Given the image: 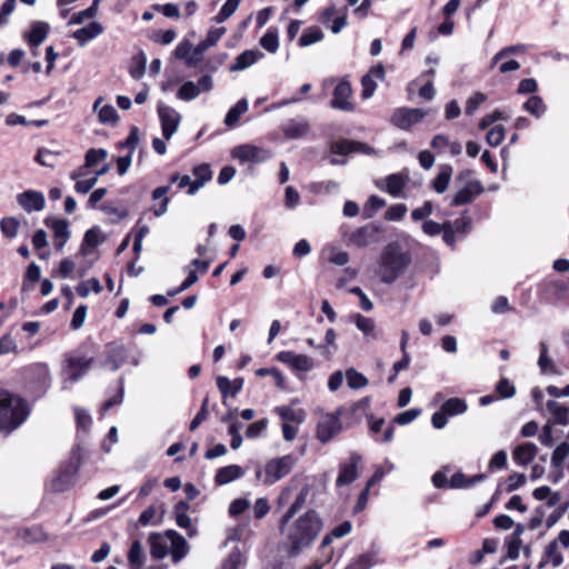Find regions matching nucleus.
<instances>
[{"label":"nucleus","instance_id":"30","mask_svg":"<svg viewBox=\"0 0 569 569\" xmlns=\"http://www.w3.org/2000/svg\"><path fill=\"white\" fill-rule=\"evenodd\" d=\"M262 57V53L254 50H246L240 53L233 64L230 67V71H240L249 68Z\"/></svg>","mask_w":569,"mask_h":569},{"label":"nucleus","instance_id":"1","mask_svg":"<svg viewBox=\"0 0 569 569\" xmlns=\"http://www.w3.org/2000/svg\"><path fill=\"white\" fill-rule=\"evenodd\" d=\"M321 528V519L313 510L307 511L295 520L282 518L280 532L289 555L297 556L308 548L317 538Z\"/></svg>","mask_w":569,"mask_h":569},{"label":"nucleus","instance_id":"15","mask_svg":"<svg viewBox=\"0 0 569 569\" xmlns=\"http://www.w3.org/2000/svg\"><path fill=\"white\" fill-rule=\"evenodd\" d=\"M351 93L352 89L349 81L345 79L341 80L333 90V98L330 101V107L341 111H352L355 107L349 100Z\"/></svg>","mask_w":569,"mask_h":569},{"label":"nucleus","instance_id":"5","mask_svg":"<svg viewBox=\"0 0 569 569\" xmlns=\"http://www.w3.org/2000/svg\"><path fill=\"white\" fill-rule=\"evenodd\" d=\"M342 408H338L335 412L322 415L317 423L316 437L321 443H327L339 435L342 430L340 416Z\"/></svg>","mask_w":569,"mask_h":569},{"label":"nucleus","instance_id":"63","mask_svg":"<svg viewBox=\"0 0 569 569\" xmlns=\"http://www.w3.org/2000/svg\"><path fill=\"white\" fill-rule=\"evenodd\" d=\"M487 100V96L482 92H476L472 94L466 103L465 111L467 114H473L479 106Z\"/></svg>","mask_w":569,"mask_h":569},{"label":"nucleus","instance_id":"6","mask_svg":"<svg viewBox=\"0 0 569 569\" xmlns=\"http://www.w3.org/2000/svg\"><path fill=\"white\" fill-rule=\"evenodd\" d=\"M82 462V455L80 446L73 447L71 451L70 462L62 470L58 477L52 481V489L57 492L67 490L73 482V478L77 475Z\"/></svg>","mask_w":569,"mask_h":569},{"label":"nucleus","instance_id":"4","mask_svg":"<svg viewBox=\"0 0 569 569\" xmlns=\"http://www.w3.org/2000/svg\"><path fill=\"white\" fill-rule=\"evenodd\" d=\"M296 465V458L292 455H286L269 460L264 468H257L256 479L264 485H273L290 473Z\"/></svg>","mask_w":569,"mask_h":569},{"label":"nucleus","instance_id":"13","mask_svg":"<svg viewBox=\"0 0 569 569\" xmlns=\"http://www.w3.org/2000/svg\"><path fill=\"white\" fill-rule=\"evenodd\" d=\"M277 359L299 372H308L315 367V360L311 357L293 351H281L277 355Z\"/></svg>","mask_w":569,"mask_h":569},{"label":"nucleus","instance_id":"61","mask_svg":"<svg viewBox=\"0 0 569 569\" xmlns=\"http://www.w3.org/2000/svg\"><path fill=\"white\" fill-rule=\"evenodd\" d=\"M267 427H268L267 419L258 420V421L251 423L247 428L246 436L249 439H256V438L260 437L267 430Z\"/></svg>","mask_w":569,"mask_h":569},{"label":"nucleus","instance_id":"52","mask_svg":"<svg viewBox=\"0 0 569 569\" xmlns=\"http://www.w3.org/2000/svg\"><path fill=\"white\" fill-rule=\"evenodd\" d=\"M307 497H308V490L305 488L302 489L299 495L296 497L295 501L292 502V505L289 507V509L286 511V513L283 515L282 518H286V519H292L296 513L303 507V505L306 503V500H307Z\"/></svg>","mask_w":569,"mask_h":569},{"label":"nucleus","instance_id":"51","mask_svg":"<svg viewBox=\"0 0 569 569\" xmlns=\"http://www.w3.org/2000/svg\"><path fill=\"white\" fill-rule=\"evenodd\" d=\"M240 2L241 0H227L220 9L219 13L214 17V20L218 23H221L229 19L236 12Z\"/></svg>","mask_w":569,"mask_h":569},{"label":"nucleus","instance_id":"53","mask_svg":"<svg viewBox=\"0 0 569 569\" xmlns=\"http://www.w3.org/2000/svg\"><path fill=\"white\" fill-rule=\"evenodd\" d=\"M261 47L268 52L274 53L279 48L278 33L276 31H267L260 39Z\"/></svg>","mask_w":569,"mask_h":569},{"label":"nucleus","instance_id":"26","mask_svg":"<svg viewBox=\"0 0 569 569\" xmlns=\"http://www.w3.org/2000/svg\"><path fill=\"white\" fill-rule=\"evenodd\" d=\"M192 173L194 176V180L191 186V190H188V194L190 196L194 194L200 188L204 186L206 182L212 178V171L207 163L194 167Z\"/></svg>","mask_w":569,"mask_h":569},{"label":"nucleus","instance_id":"2","mask_svg":"<svg viewBox=\"0 0 569 569\" xmlns=\"http://www.w3.org/2000/svg\"><path fill=\"white\" fill-rule=\"evenodd\" d=\"M27 401L9 391H0V431L11 433L29 417Z\"/></svg>","mask_w":569,"mask_h":569},{"label":"nucleus","instance_id":"10","mask_svg":"<svg viewBox=\"0 0 569 569\" xmlns=\"http://www.w3.org/2000/svg\"><path fill=\"white\" fill-rule=\"evenodd\" d=\"M158 114L161 122L162 134L166 140H170L178 130L181 121V114L172 107L160 104Z\"/></svg>","mask_w":569,"mask_h":569},{"label":"nucleus","instance_id":"60","mask_svg":"<svg viewBox=\"0 0 569 569\" xmlns=\"http://www.w3.org/2000/svg\"><path fill=\"white\" fill-rule=\"evenodd\" d=\"M226 31L224 27L210 29L207 37L201 42L209 49L218 43V41L224 36Z\"/></svg>","mask_w":569,"mask_h":569},{"label":"nucleus","instance_id":"48","mask_svg":"<svg viewBox=\"0 0 569 569\" xmlns=\"http://www.w3.org/2000/svg\"><path fill=\"white\" fill-rule=\"evenodd\" d=\"M346 379L348 387L351 389H360L369 383L368 379L353 368L346 370Z\"/></svg>","mask_w":569,"mask_h":569},{"label":"nucleus","instance_id":"50","mask_svg":"<svg viewBox=\"0 0 569 569\" xmlns=\"http://www.w3.org/2000/svg\"><path fill=\"white\" fill-rule=\"evenodd\" d=\"M20 221L14 217H6L0 221L1 232L8 238H14L18 234Z\"/></svg>","mask_w":569,"mask_h":569},{"label":"nucleus","instance_id":"31","mask_svg":"<svg viewBox=\"0 0 569 569\" xmlns=\"http://www.w3.org/2000/svg\"><path fill=\"white\" fill-rule=\"evenodd\" d=\"M163 513V506L161 503H153L141 512L139 517V523L141 526L157 525L160 521Z\"/></svg>","mask_w":569,"mask_h":569},{"label":"nucleus","instance_id":"32","mask_svg":"<svg viewBox=\"0 0 569 569\" xmlns=\"http://www.w3.org/2000/svg\"><path fill=\"white\" fill-rule=\"evenodd\" d=\"M355 323L368 340L378 339L379 335L376 330V323L371 318L357 313L355 316Z\"/></svg>","mask_w":569,"mask_h":569},{"label":"nucleus","instance_id":"64","mask_svg":"<svg viewBox=\"0 0 569 569\" xmlns=\"http://www.w3.org/2000/svg\"><path fill=\"white\" fill-rule=\"evenodd\" d=\"M151 543V556L157 559H162L167 555V546L162 543L158 536L152 535L150 537Z\"/></svg>","mask_w":569,"mask_h":569},{"label":"nucleus","instance_id":"8","mask_svg":"<svg viewBox=\"0 0 569 569\" xmlns=\"http://www.w3.org/2000/svg\"><path fill=\"white\" fill-rule=\"evenodd\" d=\"M213 88L212 77L202 76L197 83L193 81L184 82L178 90L177 97L183 101H192L200 96L201 92H209Z\"/></svg>","mask_w":569,"mask_h":569},{"label":"nucleus","instance_id":"14","mask_svg":"<svg viewBox=\"0 0 569 569\" xmlns=\"http://www.w3.org/2000/svg\"><path fill=\"white\" fill-rule=\"evenodd\" d=\"M232 157L241 162H263L271 158V153L252 144H241L233 148Z\"/></svg>","mask_w":569,"mask_h":569},{"label":"nucleus","instance_id":"9","mask_svg":"<svg viewBox=\"0 0 569 569\" xmlns=\"http://www.w3.org/2000/svg\"><path fill=\"white\" fill-rule=\"evenodd\" d=\"M427 112L419 108H398L391 117V123L402 130H409L412 126L419 123Z\"/></svg>","mask_w":569,"mask_h":569},{"label":"nucleus","instance_id":"25","mask_svg":"<svg viewBox=\"0 0 569 569\" xmlns=\"http://www.w3.org/2000/svg\"><path fill=\"white\" fill-rule=\"evenodd\" d=\"M244 475V470L238 465H230L220 468L216 476L214 481L219 486L227 485L233 480L241 478Z\"/></svg>","mask_w":569,"mask_h":569},{"label":"nucleus","instance_id":"42","mask_svg":"<svg viewBox=\"0 0 569 569\" xmlns=\"http://www.w3.org/2000/svg\"><path fill=\"white\" fill-rule=\"evenodd\" d=\"M568 456H569V443L567 441H562L555 448V450L551 455L550 462H551L552 468L561 471L563 462L568 458Z\"/></svg>","mask_w":569,"mask_h":569},{"label":"nucleus","instance_id":"16","mask_svg":"<svg viewBox=\"0 0 569 569\" xmlns=\"http://www.w3.org/2000/svg\"><path fill=\"white\" fill-rule=\"evenodd\" d=\"M483 192V187L479 180L467 181L453 196L451 206H462L473 201Z\"/></svg>","mask_w":569,"mask_h":569},{"label":"nucleus","instance_id":"21","mask_svg":"<svg viewBox=\"0 0 569 569\" xmlns=\"http://www.w3.org/2000/svg\"><path fill=\"white\" fill-rule=\"evenodd\" d=\"M546 408L550 415L548 421L559 426L569 425V407L567 405L557 400H548L546 402Z\"/></svg>","mask_w":569,"mask_h":569},{"label":"nucleus","instance_id":"36","mask_svg":"<svg viewBox=\"0 0 569 569\" xmlns=\"http://www.w3.org/2000/svg\"><path fill=\"white\" fill-rule=\"evenodd\" d=\"M248 100L244 98L240 99L226 114L224 124L228 127L234 126L239 118L248 111Z\"/></svg>","mask_w":569,"mask_h":569},{"label":"nucleus","instance_id":"19","mask_svg":"<svg viewBox=\"0 0 569 569\" xmlns=\"http://www.w3.org/2000/svg\"><path fill=\"white\" fill-rule=\"evenodd\" d=\"M18 203L28 212L40 211L44 208L46 200L41 192L28 190L17 196Z\"/></svg>","mask_w":569,"mask_h":569},{"label":"nucleus","instance_id":"49","mask_svg":"<svg viewBox=\"0 0 569 569\" xmlns=\"http://www.w3.org/2000/svg\"><path fill=\"white\" fill-rule=\"evenodd\" d=\"M90 291H93L94 293H100L102 291V286L97 278L82 281L77 286V292L82 298L88 297Z\"/></svg>","mask_w":569,"mask_h":569},{"label":"nucleus","instance_id":"54","mask_svg":"<svg viewBox=\"0 0 569 569\" xmlns=\"http://www.w3.org/2000/svg\"><path fill=\"white\" fill-rule=\"evenodd\" d=\"M505 136H506V130H505L503 126L499 124V126L492 127L487 132L486 140L489 146L497 147L503 141Z\"/></svg>","mask_w":569,"mask_h":569},{"label":"nucleus","instance_id":"12","mask_svg":"<svg viewBox=\"0 0 569 569\" xmlns=\"http://www.w3.org/2000/svg\"><path fill=\"white\" fill-rule=\"evenodd\" d=\"M409 178L401 173H392L375 182L376 187L393 198H403V189Z\"/></svg>","mask_w":569,"mask_h":569},{"label":"nucleus","instance_id":"11","mask_svg":"<svg viewBox=\"0 0 569 569\" xmlns=\"http://www.w3.org/2000/svg\"><path fill=\"white\" fill-rule=\"evenodd\" d=\"M381 228L376 223H368L349 236V241L362 248L380 241Z\"/></svg>","mask_w":569,"mask_h":569},{"label":"nucleus","instance_id":"29","mask_svg":"<svg viewBox=\"0 0 569 569\" xmlns=\"http://www.w3.org/2000/svg\"><path fill=\"white\" fill-rule=\"evenodd\" d=\"M274 412L287 423L289 421L302 423L307 416L303 409H293L290 406L276 407Z\"/></svg>","mask_w":569,"mask_h":569},{"label":"nucleus","instance_id":"41","mask_svg":"<svg viewBox=\"0 0 569 569\" xmlns=\"http://www.w3.org/2000/svg\"><path fill=\"white\" fill-rule=\"evenodd\" d=\"M169 190H170V186H161V187L156 188L152 191L153 200L161 199L160 206L153 210V214L156 217H161L167 212L168 204H169V198H167L166 194L169 192Z\"/></svg>","mask_w":569,"mask_h":569},{"label":"nucleus","instance_id":"58","mask_svg":"<svg viewBox=\"0 0 569 569\" xmlns=\"http://www.w3.org/2000/svg\"><path fill=\"white\" fill-rule=\"evenodd\" d=\"M407 206L405 203H396L388 208L385 218L389 221H399L407 213Z\"/></svg>","mask_w":569,"mask_h":569},{"label":"nucleus","instance_id":"57","mask_svg":"<svg viewBox=\"0 0 569 569\" xmlns=\"http://www.w3.org/2000/svg\"><path fill=\"white\" fill-rule=\"evenodd\" d=\"M323 38V33L320 29H309L299 39L301 47L311 46Z\"/></svg>","mask_w":569,"mask_h":569},{"label":"nucleus","instance_id":"35","mask_svg":"<svg viewBox=\"0 0 569 569\" xmlns=\"http://www.w3.org/2000/svg\"><path fill=\"white\" fill-rule=\"evenodd\" d=\"M486 478L485 475H476L473 477H467L462 472H456L451 479H450V487L451 488H469L480 481H482Z\"/></svg>","mask_w":569,"mask_h":569},{"label":"nucleus","instance_id":"27","mask_svg":"<svg viewBox=\"0 0 569 569\" xmlns=\"http://www.w3.org/2000/svg\"><path fill=\"white\" fill-rule=\"evenodd\" d=\"M49 24L42 21H36L31 26V30L26 33V39L32 47L40 46L47 38Z\"/></svg>","mask_w":569,"mask_h":569},{"label":"nucleus","instance_id":"23","mask_svg":"<svg viewBox=\"0 0 569 569\" xmlns=\"http://www.w3.org/2000/svg\"><path fill=\"white\" fill-rule=\"evenodd\" d=\"M550 563L553 568H558L563 563V556L559 551L558 541H550L543 551V556L538 563V569H542Z\"/></svg>","mask_w":569,"mask_h":569},{"label":"nucleus","instance_id":"44","mask_svg":"<svg viewBox=\"0 0 569 569\" xmlns=\"http://www.w3.org/2000/svg\"><path fill=\"white\" fill-rule=\"evenodd\" d=\"M128 560L131 569H140L143 563L142 545L139 540L131 543L128 552Z\"/></svg>","mask_w":569,"mask_h":569},{"label":"nucleus","instance_id":"46","mask_svg":"<svg viewBox=\"0 0 569 569\" xmlns=\"http://www.w3.org/2000/svg\"><path fill=\"white\" fill-rule=\"evenodd\" d=\"M526 51L525 44H515L502 48L500 51H498L491 59L490 68H493L500 60L511 56V54H519L523 53Z\"/></svg>","mask_w":569,"mask_h":569},{"label":"nucleus","instance_id":"62","mask_svg":"<svg viewBox=\"0 0 569 569\" xmlns=\"http://www.w3.org/2000/svg\"><path fill=\"white\" fill-rule=\"evenodd\" d=\"M108 152L104 149H90L86 153V167H93L99 161H102L107 158Z\"/></svg>","mask_w":569,"mask_h":569},{"label":"nucleus","instance_id":"56","mask_svg":"<svg viewBox=\"0 0 569 569\" xmlns=\"http://www.w3.org/2000/svg\"><path fill=\"white\" fill-rule=\"evenodd\" d=\"M386 206V200L378 197V196H371L363 209V213L366 218H371L376 211L383 208Z\"/></svg>","mask_w":569,"mask_h":569},{"label":"nucleus","instance_id":"17","mask_svg":"<svg viewBox=\"0 0 569 569\" xmlns=\"http://www.w3.org/2000/svg\"><path fill=\"white\" fill-rule=\"evenodd\" d=\"M361 456L352 452L348 463L340 466V471L336 480L338 487H342L353 482L358 478V466L361 463Z\"/></svg>","mask_w":569,"mask_h":569},{"label":"nucleus","instance_id":"28","mask_svg":"<svg viewBox=\"0 0 569 569\" xmlns=\"http://www.w3.org/2000/svg\"><path fill=\"white\" fill-rule=\"evenodd\" d=\"M102 98H98L93 104V110L98 112L99 121L103 124H114L118 121V112L111 104L100 107Z\"/></svg>","mask_w":569,"mask_h":569},{"label":"nucleus","instance_id":"37","mask_svg":"<svg viewBox=\"0 0 569 569\" xmlns=\"http://www.w3.org/2000/svg\"><path fill=\"white\" fill-rule=\"evenodd\" d=\"M173 536L171 539V557L173 562H179L187 555V542L183 537L173 531H169Z\"/></svg>","mask_w":569,"mask_h":569},{"label":"nucleus","instance_id":"47","mask_svg":"<svg viewBox=\"0 0 569 569\" xmlns=\"http://www.w3.org/2000/svg\"><path fill=\"white\" fill-rule=\"evenodd\" d=\"M100 0H94L89 8L86 10L74 13L70 19V24H81L87 19H91L97 16Z\"/></svg>","mask_w":569,"mask_h":569},{"label":"nucleus","instance_id":"43","mask_svg":"<svg viewBox=\"0 0 569 569\" xmlns=\"http://www.w3.org/2000/svg\"><path fill=\"white\" fill-rule=\"evenodd\" d=\"M523 109L536 118H540L547 110V107L539 96H531L525 103Z\"/></svg>","mask_w":569,"mask_h":569},{"label":"nucleus","instance_id":"24","mask_svg":"<svg viewBox=\"0 0 569 569\" xmlns=\"http://www.w3.org/2000/svg\"><path fill=\"white\" fill-rule=\"evenodd\" d=\"M103 32V27L97 21H92L88 26L76 30L72 38L78 41V44L83 47L86 43Z\"/></svg>","mask_w":569,"mask_h":569},{"label":"nucleus","instance_id":"55","mask_svg":"<svg viewBox=\"0 0 569 569\" xmlns=\"http://www.w3.org/2000/svg\"><path fill=\"white\" fill-rule=\"evenodd\" d=\"M59 152H53L49 149L41 148L38 150L36 161L44 167H53Z\"/></svg>","mask_w":569,"mask_h":569},{"label":"nucleus","instance_id":"34","mask_svg":"<svg viewBox=\"0 0 569 569\" xmlns=\"http://www.w3.org/2000/svg\"><path fill=\"white\" fill-rule=\"evenodd\" d=\"M127 351L123 346H114L109 351L108 358L106 360V366L112 370L117 371L122 363L126 361Z\"/></svg>","mask_w":569,"mask_h":569},{"label":"nucleus","instance_id":"18","mask_svg":"<svg viewBox=\"0 0 569 569\" xmlns=\"http://www.w3.org/2000/svg\"><path fill=\"white\" fill-rule=\"evenodd\" d=\"M281 130L287 139L305 138L310 131V123L303 118H292L282 124Z\"/></svg>","mask_w":569,"mask_h":569},{"label":"nucleus","instance_id":"22","mask_svg":"<svg viewBox=\"0 0 569 569\" xmlns=\"http://www.w3.org/2000/svg\"><path fill=\"white\" fill-rule=\"evenodd\" d=\"M538 447L531 442H525L517 446L512 451V459L519 466H528L537 456Z\"/></svg>","mask_w":569,"mask_h":569},{"label":"nucleus","instance_id":"3","mask_svg":"<svg viewBox=\"0 0 569 569\" xmlns=\"http://www.w3.org/2000/svg\"><path fill=\"white\" fill-rule=\"evenodd\" d=\"M410 261V256L398 243H389L380 254L376 273L381 282L391 284L406 271Z\"/></svg>","mask_w":569,"mask_h":569},{"label":"nucleus","instance_id":"20","mask_svg":"<svg viewBox=\"0 0 569 569\" xmlns=\"http://www.w3.org/2000/svg\"><path fill=\"white\" fill-rule=\"evenodd\" d=\"M330 151L336 154L345 156L353 152L370 153L372 149L363 142L352 140H339L330 144Z\"/></svg>","mask_w":569,"mask_h":569},{"label":"nucleus","instance_id":"39","mask_svg":"<svg viewBox=\"0 0 569 569\" xmlns=\"http://www.w3.org/2000/svg\"><path fill=\"white\" fill-rule=\"evenodd\" d=\"M189 509V505L184 501H180L174 507V516H176V522L180 528L189 530V535H191L192 526H191V519L187 515V511Z\"/></svg>","mask_w":569,"mask_h":569},{"label":"nucleus","instance_id":"59","mask_svg":"<svg viewBox=\"0 0 569 569\" xmlns=\"http://www.w3.org/2000/svg\"><path fill=\"white\" fill-rule=\"evenodd\" d=\"M421 415V409L411 408L396 416L393 422L400 426L408 425Z\"/></svg>","mask_w":569,"mask_h":569},{"label":"nucleus","instance_id":"45","mask_svg":"<svg viewBox=\"0 0 569 569\" xmlns=\"http://www.w3.org/2000/svg\"><path fill=\"white\" fill-rule=\"evenodd\" d=\"M376 563V553H363L355 558L346 569H371Z\"/></svg>","mask_w":569,"mask_h":569},{"label":"nucleus","instance_id":"7","mask_svg":"<svg viewBox=\"0 0 569 569\" xmlns=\"http://www.w3.org/2000/svg\"><path fill=\"white\" fill-rule=\"evenodd\" d=\"M92 363V357L72 355L66 360L63 375L68 381L77 382L87 373Z\"/></svg>","mask_w":569,"mask_h":569},{"label":"nucleus","instance_id":"40","mask_svg":"<svg viewBox=\"0 0 569 569\" xmlns=\"http://www.w3.org/2000/svg\"><path fill=\"white\" fill-rule=\"evenodd\" d=\"M443 412L448 416L462 415L467 411V402L461 398H450L441 406Z\"/></svg>","mask_w":569,"mask_h":569},{"label":"nucleus","instance_id":"38","mask_svg":"<svg viewBox=\"0 0 569 569\" xmlns=\"http://www.w3.org/2000/svg\"><path fill=\"white\" fill-rule=\"evenodd\" d=\"M52 230L56 239L54 246L58 250H61L70 236L68 223L63 220L54 221Z\"/></svg>","mask_w":569,"mask_h":569},{"label":"nucleus","instance_id":"33","mask_svg":"<svg viewBox=\"0 0 569 569\" xmlns=\"http://www.w3.org/2000/svg\"><path fill=\"white\" fill-rule=\"evenodd\" d=\"M453 169L449 164L440 167L438 176L432 181V188L437 193H443L450 183Z\"/></svg>","mask_w":569,"mask_h":569}]
</instances>
